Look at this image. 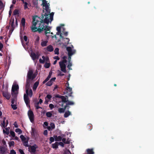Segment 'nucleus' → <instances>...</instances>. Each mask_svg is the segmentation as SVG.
Returning <instances> with one entry per match:
<instances>
[{"label":"nucleus","instance_id":"1","mask_svg":"<svg viewBox=\"0 0 154 154\" xmlns=\"http://www.w3.org/2000/svg\"><path fill=\"white\" fill-rule=\"evenodd\" d=\"M35 75L33 74V70L32 69H29L27 73V80L26 82V94L24 95V99L25 102L27 105H28L29 103V100L28 97L29 95V97H31L32 96V90L31 89L29 91L30 85L29 83V80H32L35 77Z\"/></svg>","mask_w":154,"mask_h":154},{"label":"nucleus","instance_id":"64","mask_svg":"<svg viewBox=\"0 0 154 154\" xmlns=\"http://www.w3.org/2000/svg\"><path fill=\"white\" fill-rule=\"evenodd\" d=\"M14 137V139H15V140H18V138L17 137H16L15 136V137Z\"/></svg>","mask_w":154,"mask_h":154},{"label":"nucleus","instance_id":"63","mask_svg":"<svg viewBox=\"0 0 154 154\" xmlns=\"http://www.w3.org/2000/svg\"><path fill=\"white\" fill-rule=\"evenodd\" d=\"M15 100H12L11 101L12 104H13L14 103Z\"/></svg>","mask_w":154,"mask_h":154},{"label":"nucleus","instance_id":"8","mask_svg":"<svg viewBox=\"0 0 154 154\" xmlns=\"http://www.w3.org/2000/svg\"><path fill=\"white\" fill-rule=\"evenodd\" d=\"M8 122L7 119L4 118L2 120V122L1 123L2 126L4 128L6 127L8 124Z\"/></svg>","mask_w":154,"mask_h":154},{"label":"nucleus","instance_id":"49","mask_svg":"<svg viewBox=\"0 0 154 154\" xmlns=\"http://www.w3.org/2000/svg\"><path fill=\"white\" fill-rule=\"evenodd\" d=\"M58 72H59L58 75H59L63 76L64 75V74L62 73L61 72H60V71H58Z\"/></svg>","mask_w":154,"mask_h":154},{"label":"nucleus","instance_id":"58","mask_svg":"<svg viewBox=\"0 0 154 154\" xmlns=\"http://www.w3.org/2000/svg\"><path fill=\"white\" fill-rule=\"evenodd\" d=\"M3 7V4L2 2L0 0V9Z\"/></svg>","mask_w":154,"mask_h":154},{"label":"nucleus","instance_id":"39","mask_svg":"<svg viewBox=\"0 0 154 154\" xmlns=\"http://www.w3.org/2000/svg\"><path fill=\"white\" fill-rule=\"evenodd\" d=\"M48 125V123L47 122H45L43 125V127L45 128H46V126Z\"/></svg>","mask_w":154,"mask_h":154},{"label":"nucleus","instance_id":"37","mask_svg":"<svg viewBox=\"0 0 154 154\" xmlns=\"http://www.w3.org/2000/svg\"><path fill=\"white\" fill-rule=\"evenodd\" d=\"M74 104V103L71 101H69L68 100L67 102V105H72Z\"/></svg>","mask_w":154,"mask_h":154},{"label":"nucleus","instance_id":"38","mask_svg":"<svg viewBox=\"0 0 154 154\" xmlns=\"http://www.w3.org/2000/svg\"><path fill=\"white\" fill-rule=\"evenodd\" d=\"M10 134L12 137H15V133L14 131H11L10 132Z\"/></svg>","mask_w":154,"mask_h":154},{"label":"nucleus","instance_id":"15","mask_svg":"<svg viewBox=\"0 0 154 154\" xmlns=\"http://www.w3.org/2000/svg\"><path fill=\"white\" fill-rule=\"evenodd\" d=\"M10 128L9 127L5 128V129L3 130V132L4 134H5L8 135L9 133V130Z\"/></svg>","mask_w":154,"mask_h":154},{"label":"nucleus","instance_id":"51","mask_svg":"<svg viewBox=\"0 0 154 154\" xmlns=\"http://www.w3.org/2000/svg\"><path fill=\"white\" fill-rule=\"evenodd\" d=\"M48 134V131L47 130H45L44 132V134L45 135H47Z\"/></svg>","mask_w":154,"mask_h":154},{"label":"nucleus","instance_id":"41","mask_svg":"<svg viewBox=\"0 0 154 154\" xmlns=\"http://www.w3.org/2000/svg\"><path fill=\"white\" fill-rule=\"evenodd\" d=\"M14 144V142L13 141L10 142L9 143V146H13Z\"/></svg>","mask_w":154,"mask_h":154},{"label":"nucleus","instance_id":"48","mask_svg":"<svg viewBox=\"0 0 154 154\" xmlns=\"http://www.w3.org/2000/svg\"><path fill=\"white\" fill-rule=\"evenodd\" d=\"M19 151L21 154H24V153L22 150L20 149H19Z\"/></svg>","mask_w":154,"mask_h":154},{"label":"nucleus","instance_id":"19","mask_svg":"<svg viewBox=\"0 0 154 154\" xmlns=\"http://www.w3.org/2000/svg\"><path fill=\"white\" fill-rule=\"evenodd\" d=\"M48 42L47 40H42L41 43V45L42 47H45L46 46Z\"/></svg>","mask_w":154,"mask_h":154},{"label":"nucleus","instance_id":"34","mask_svg":"<svg viewBox=\"0 0 154 154\" xmlns=\"http://www.w3.org/2000/svg\"><path fill=\"white\" fill-rule=\"evenodd\" d=\"M46 116L48 117H50L51 116L52 114L51 112H48L46 113Z\"/></svg>","mask_w":154,"mask_h":154},{"label":"nucleus","instance_id":"32","mask_svg":"<svg viewBox=\"0 0 154 154\" xmlns=\"http://www.w3.org/2000/svg\"><path fill=\"white\" fill-rule=\"evenodd\" d=\"M44 66L46 68H48L50 66V63H49L48 62H47L45 63Z\"/></svg>","mask_w":154,"mask_h":154},{"label":"nucleus","instance_id":"30","mask_svg":"<svg viewBox=\"0 0 154 154\" xmlns=\"http://www.w3.org/2000/svg\"><path fill=\"white\" fill-rule=\"evenodd\" d=\"M58 144L57 143H55L52 144V147L54 148L57 149L58 148Z\"/></svg>","mask_w":154,"mask_h":154},{"label":"nucleus","instance_id":"56","mask_svg":"<svg viewBox=\"0 0 154 154\" xmlns=\"http://www.w3.org/2000/svg\"><path fill=\"white\" fill-rule=\"evenodd\" d=\"M23 38L25 42L27 41V37L26 36H24L23 37Z\"/></svg>","mask_w":154,"mask_h":154},{"label":"nucleus","instance_id":"29","mask_svg":"<svg viewBox=\"0 0 154 154\" xmlns=\"http://www.w3.org/2000/svg\"><path fill=\"white\" fill-rule=\"evenodd\" d=\"M87 152L88 154H93L94 153V152L92 149H88Z\"/></svg>","mask_w":154,"mask_h":154},{"label":"nucleus","instance_id":"27","mask_svg":"<svg viewBox=\"0 0 154 154\" xmlns=\"http://www.w3.org/2000/svg\"><path fill=\"white\" fill-rule=\"evenodd\" d=\"M15 131L20 134L22 133V131L19 128H17L15 130Z\"/></svg>","mask_w":154,"mask_h":154},{"label":"nucleus","instance_id":"47","mask_svg":"<svg viewBox=\"0 0 154 154\" xmlns=\"http://www.w3.org/2000/svg\"><path fill=\"white\" fill-rule=\"evenodd\" d=\"M51 75H52V72H50L49 73V74L47 77L48 78L50 79L51 76Z\"/></svg>","mask_w":154,"mask_h":154},{"label":"nucleus","instance_id":"4","mask_svg":"<svg viewBox=\"0 0 154 154\" xmlns=\"http://www.w3.org/2000/svg\"><path fill=\"white\" fill-rule=\"evenodd\" d=\"M19 86L16 82H14L12 88L11 94L15 98L18 93Z\"/></svg>","mask_w":154,"mask_h":154},{"label":"nucleus","instance_id":"18","mask_svg":"<svg viewBox=\"0 0 154 154\" xmlns=\"http://www.w3.org/2000/svg\"><path fill=\"white\" fill-rule=\"evenodd\" d=\"M66 90L67 91V92L68 93L69 92V96H71V95L72 94V88L69 87H66Z\"/></svg>","mask_w":154,"mask_h":154},{"label":"nucleus","instance_id":"14","mask_svg":"<svg viewBox=\"0 0 154 154\" xmlns=\"http://www.w3.org/2000/svg\"><path fill=\"white\" fill-rule=\"evenodd\" d=\"M51 97L52 96L50 95H48L47 97L45 98V103L46 104H47Z\"/></svg>","mask_w":154,"mask_h":154},{"label":"nucleus","instance_id":"25","mask_svg":"<svg viewBox=\"0 0 154 154\" xmlns=\"http://www.w3.org/2000/svg\"><path fill=\"white\" fill-rule=\"evenodd\" d=\"M71 115L70 112L69 111L66 112L64 115V117L65 118L68 117L69 115Z\"/></svg>","mask_w":154,"mask_h":154},{"label":"nucleus","instance_id":"50","mask_svg":"<svg viewBox=\"0 0 154 154\" xmlns=\"http://www.w3.org/2000/svg\"><path fill=\"white\" fill-rule=\"evenodd\" d=\"M39 62L41 63H44V61L43 60V59H40L39 60Z\"/></svg>","mask_w":154,"mask_h":154},{"label":"nucleus","instance_id":"17","mask_svg":"<svg viewBox=\"0 0 154 154\" xmlns=\"http://www.w3.org/2000/svg\"><path fill=\"white\" fill-rule=\"evenodd\" d=\"M3 96L7 99H9L10 97V95L7 92H5L3 93Z\"/></svg>","mask_w":154,"mask_h":154},{"label":"nucleus","instance_id":"22","mask_svg":"<svg viewBox=\"0 0 154 154\" xmlns=\"http://www.w3.org/2000/svg\"><path fill=\"white\" fill-rule=\"evenodd\" d=\"M47 50L48 51L51 52L53 51V48L52 46L50 45L47 47Z\"/></svg>","mask_w":154,"mask_h":154},{"label":"nucleus","instance_id":"21","mask_svg":"<svg viewBox=\"0 0 154 154\" xmlns=\"http://www.w3.org/2000/svg\"><path fill=\"white\" fill-rule=\"evenodd\" d=\"M54 137L56 141H60L62 140V137L60 136L57 137L56 136H54Z\"/></svg>","mask_w":154,"mask_h":154},{"label":"nucleus","instance_id":"12","mask_svg":"<svg viewBox=\"0 0 154 154\" xmlns=\"http://www.w3.org/2000/svg\"><path fill=\"white\" fill-rule=\"evenodd\" d=\"M58 97L61 98L62 100V103L67 102L68 100L65 97L62 96H59Z\"/></svg>","mask_w":154,"mask_h":154},{"label":"nucleus","instance_id":"35","mask_svg":"<svg viewBox=\"0 0 154 154\" xmlns=\"http://www.w3.org/2000/svg\"><path fill=\"white\" fill-rule=\"evenodd\" d=\"M59 49L58 48H56L54 51L55 54H59Z\"/></svg>","mask_w":154,"mask_h":154},{"label":"nucleus","instance_id":"13","mask_svg":"<svg viewBox=\"0 0 154 154\" xmlns=\"http://www.w3.org/2000/svg\"><path fill=\"white\" fill-rule=\"evenodd\" d=\"M7 151V148L4 147H0V151L1 153L4 154Z\"/></svg>","mask_w":154,"mask_h":154},{"label":"nucleus","instance_id":"3","mask_svg":"<svg viewBox=\"0 0 154 154\" xmlns=\"http://www.w3.org/2000/svg\"><path fill=\"white\" fill-rule=\"evenodd\" d=\"M63 26V25H61L57 27V32L56 33V35H59L60 38H63L62 35L63 34L65 35H67V32H65L64 31L65 29Z\"/></svg>","mask_w":154,"mask_h":154},{"label":"nucleus","instance_id":"11","mask_svg":"<svg viewBox=\"0 0 154 154\" xmlns=\"http://www.w3.org/2000/svg\"><path fill=\"white\" fill-rule=\"evenodd\" d=\"M55 126L54 124V123H51L50 125V126L47 127L49 131H51L55 128Z\"/></svg>","mask_w":154,"mask_h":154},{"label":"nucleus","instance_id":"55","mask_svg":"<svg viewBox=\"0 0 154 154\" xmlns=\"http://www.w3.org/2000/svg\"><path fill=\"white\" fill-rule=\"evenodd\" d=\"M59 145H60L61 146L63 147L64 146V144L63 143L60 142L59 143Z\"/></svg>","mask_w":154,"mask_h":154},{"label":"nucleus","instance_id":"20","mask_svg":"<svg viewBox=\"0 0 154 154\" xmlns=\"http://www.w3.org/2000/svg\"><path fill=\"white\" fill-rule=\"evenodd\" d=\"M38 84L39 82L38 81L36 82L35 83L33 87V91H35Z\"/></svg>","mask_w":154,"mask_h":154},{"label":"nucleus","instance_id":"6","mask_svg":"<svg viewBox=\"0 0 154 154\" xmlns=\"http://www.w3.org/2000/svg\"><path fill=\"white\" fill-rule=\"evenodd\" d=\"M28 114L30 121L32 122L34 121V117L33 112L30 110H29L28 112Z\"/></svg>","mask_w":154,"mask_h":154},{"label":"nucleus","instance_id":"33","mask_svg":"<svg viewBox=\"0 0 154 154\" xmlns=\"http://www.w3.org/2000/svg\"><path fill=\"white\" fill-rule=\"evenodd\" d=\"M25 19L24 18H23L21 20V25L23 26H24L25 25Z\"/></svg>","mask_w":154,"mask_h":154},{"label":"nucleus","instance_id":"7","mask_svg":"<svg viewBox=\"0 0 154 154\" xmlns=\"http://www.w3.org/2000/svg\"><path fill=\"white\" fill-rule=\"evenodd\" d=\"M31 134L32 136L35 138H37L38 137L37 131L35 128H32V132Z\"/></svg>","mask_w":154,"mask_h":154},{"label":"nucleus","instance_id":"54","mask_svg":"<svg viewBox=\"0 0 154 154\" xmlns=\"http://www.w3.org/2000/svg\"><path fill=\"white\" fill-rule=\"evenodd\" d=\"M42 100L41 99H40L39 100V102H38L37 103L38 104L40 103V104H41L42 103Z\"/></svg>","mask_w":154,"mask_h":154},{"label":"nucleus","instance_id":"10","mask_svg":"<svg viewBox=\"0 0 154 154\" xmlns=\"http://www.w3.org/2000/svg\"><path fill=\"white\" fill-rule=\"evenodd\" d=\"M56 79V78L54 77L52 78L50 81L48 82L46 84V85L48 86H51L53 83V82L55 81Z\"/></svg>","mask_w":154,"mask_h":154},{"label":"nucleus","instance_id":"59","mask_svg":"<svg viewBox=\"0 0 154 154\" xmlns=\"http://www.w3.org/2000/svg\"><path fill=\"white\" fill-rule=\"evenodd\" d=\"M38 104L37 103L35 104V106L37 109H38V108H40V107H39L38 105Z\"/></svg>","mask_w":154,"mask_h":154},{"label":"nucleus","instance_id":"26","mask_svg":"<svg viewBox=\"0 0 154 154\" xmlns=\"http://www.w3.org/2000/svg\"><path fill=\"white\" fill-rule=\"evenodd\" d=\"M66 108V106H65L64 108H59L58 110L59 112L60 113L64 112Z\"/></svg>","mask_w":154,"mask_h":154},{"label":"nucleus","instance_id":"43","mask_svg":"<svg viewBox=\"0 0 154 154\" xmlns=\"http://www.w3.org/2000/svg\"><path fill=\"white\" fill-rule=\"evenodd\" d=\"M11 107L14 110L16 109H17L16 105H15L11 104Z\"/></svg>","mask_w":154,"mask_h":154},{"label":"nucleus","instance_id":"23","mask_svg":"<svg viewBox=\"0 0 154 154\" xmlns=\"http://www.w3.org/2000/svg\"><path fill=\"white\" fill-rule=\"evenodd\" d=\"M42 58L43 59V60L44 61V63L45 62L46 63L47 62H48L49 58L47 57L42 56Z\"/></svg>","mask_w":154,"mask_h":154},{"label":"nucleus","instance_id":"53","mask_svg":"<svg viewBox=\"0 0 154 154\" xmlns=\"http://www.w3.org/2000/svg\"><path fill=\"white\" fill-rule=\"evenodd\" d=\"M54 59L56 60H59L60 59L58 57V56H56L54 57Z\"/></svg>","mask_w":154,"mask_h":154},{"label":"nucleus","instance_id":"57","mask_svg":"<svg viewBox=\"0 0 154 154\" xmlns=\"http://www.w3.org/2000/svg\"><path fill=\"white\" fill-rule=\"evenodd\" d=\"M14 125L15 128H17L18 126L16 122H15L14 123Z\"/></svg>","mask_w":154,"mask_h":154},{"label":"nucleus","instance_id":"60","mask_svg":"<svg viewBox=\"0 0 154 154\" xmlns=\"http://www.w3.org/2000/svg\"><path fill=\"white\" fill-rule=\"evenodd\" d=\"M2 143L3 144V145H5L6 144V143L5 140H3L2 141Z\"/></svg>","mask_w":154,"mask_h":154},{"label":"nucleus","instance_id":"31","mask_svg":"<svg viewBox=\"0 0 154 154\" xmlns=\"http://www.w3.org/2000/svg\"><path fill=\"white\" fill-rule=\"evenodd\" d=\"M20 138L21 139L23 142H25V141L27 140L26 138L23 135H21L20 136Z\"/></svg>","mask_w":154,"mask_h":154},{"label":"nucleus","instance_id":"62","mask_svg":"<svg viewBox=\"0 0 154 154\" xmlns=\"http://www.w3.org/2000/svg\"><path fill=\"white\" fill-rule=\"evenodd\" d=\"M23 34V32H22V31H20V38H22V34Z\"/></svg>","mask_w":154,"mask_h":154},{"label":"nucleus","instance_id":"16","mask_svg":"<svg viewBox=\"0 0 154 154\" xmlns=\"http://www.w3.org/2000/svg\"><path fill=\"white\" fill-rule=\"evenodd\" d=\"M37 148V146L36 145L32 146L30 148L31 149V152H35L36 149Z\"/></svg>","mask_w":154,"mask_h":154},{"label":"nucleus","instance_id":"61","mask_svg":"<svg viewBox=\"0 0 154 154\" xmlns=\"http://www.w3.org/2000/svg\"><path fill=\"white\" fill-rule=\"evenodd\" d=\"M39 40V37L38 36H37L36 37V40L37 41H38Z\"/></svg>","mask_w":154,"mask_h":154},{"label":"nucleus","instance_id":"24","mask_svg":"<svg viewBox=\"0 0 154 154\" xmlns=\"http://www.w3.org/2000/svg\"><path fill=\"white\" fill-rule=\"evenodd\" d=\"M70 60H69V58H68V65L67 66V67L69 68V70L71 69H72L71 68V67L72 66V63L70 62Z\"/></svg>","mask_w":154,"mask_h":154},{"label":"nucleus","instance_id":"36","mask_svg":"<svg viewBox=\"0 0 154 154\" xmlns=\"http://www.w3.org/2000/svg\"><path fill=\"white\" fill-rule=\"evenodd\" d=\"M62 141L65 143L68 144L69 143V141L68 140L66 141L65 138H63L62 139Z\"/></svg>","mask_w":154,"mask_h":154},{"label":"nucleus","instance_id":"45","mask_svg":"<svg viewBox=\"0 0 154 154\" xmlns=\"http://www.w3.org/2000/svg\"><path fill=\"white\" fill-rule=\"evenodd\" d=\"M10 154H16V153L14 150L12 149L11 150Z\"/></svg>","mask_w":154,"mask_h":154},{"label":"nucleus","instance_id":"42","mask_svg":"<svg viewBox=\"0 0 154 154\" xmlns=\"http://www.w3.org/2000/svg\"><path fill=\"white\" fill-rule=\"evenodd\" d=\"M24 143V145L25 146H28V141L26 140L25 141V142H23Z\"/></svg>","mask_w":154,"mask_h":154},{"label":"nucleus","instance_id":"46","mask_svg":"<svg viewBox=\"0 0 154 154\" xmlns=\"http://www.w3.org/2000/svg\"><path fill=\"white\" fill-rule=\"evenodd\" d=\"M49 79L48 78H47L46 79H45L43 82V84H45V83L47 81H48L49 80Z\"/></svg>","mask_w":154,"mask_h":154},{"label":"nucleus","instance_id":"44","mask_svg":"<svg viewBox=\"0 0 154 154\" xmlns=\"http://www.w3.org/2000/svg\"><path fill=\"white\" fill-rule=\"evenodd\" d=\"M49 107L51 109H52L54 107V106L53 104H50L49 105Z\"/></svg>","mask_w":154,"mask_h":154},{"label":"nucleus","instance_id":"52","mask_svg":"<svg viewBox=\"0 0 154 154\" xmlns=\"http://www.w3.org/2000/svg\"><path fill=\"white\" fill-rule=\"evenodd\" d=\"M3 47V44L1 43H0V51H1L2 48Z\"/></svg>","mask_w":154,"mask_h":154},{"label":"nucleus","instance_id":"5","mask_svg":"<svg viewBox=\"0 0 154 154\" xmlns=\"http://www.w3.org/2000/svg\"><path fill=\"white\" fill-rule=\"evenodd\" d=\"M66 50L68 52L69 59L70 60L71 59V56L75 53V50L73 48V47H68L66 48Z\"/></svg>","mask_w":154,"mask_h":154},{"label":"nucleus","instance_id":"2","mask_svg":"<svg viewBox=\"0 0 154 154\" xmlns=\"http://www.w3.org/2000/svg\"><path fill=\"white\" fill-rule=\"evenodd\" d=\"M67 57L66 56H63V60L59 62V65L61 70L64 73L66 72V65L67 64Z\"/></svg>","mask_w":154,"mask_h":154},{"label":"nucleus","instance_id":"28","mask_svg":"<svg viewBox=\"0 0 154 154\" xmlns=\"http://www.w3.org/2000/svg\"><path fill=\"white\" fill-rule=\"evenodd\" d=\"M23 3L24 4V8L25 9L28 8V7H27V3L26 2H24V0H21Z\"/></svg>","mask_w":154,"mask_h":154},{"label":"nucleus","instance_id":"40","mask_svg":"<svg viewBox=\"0 0 154 154\" xmlns=\"http://www.w3.org/2000/svg\"><path fill=\"white\" fill-rule=\"evenodd\" d=\"M54 140H55V138L54 137H51L50 139V141H51L50 143H51L52 142H53L54 141Z\"/></svg>","mask_w":154,"mask_h":154},{"label":"nucleus","instance_id":"9","mask_svg":"<svg viewBox=\"0 0 154 154\" xmlns=\"http://www.w3.org/2000/svg\"><path fill=\"white\" fill-rule=\"evenodd\" d=\"M30 56L32 60H34L36 59H38L39 57V56L38 54H36L33 52H32Z\"/></svg>","mask_w":154,"mask_h":154}]
</instances>
